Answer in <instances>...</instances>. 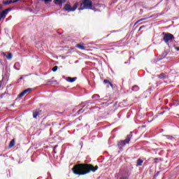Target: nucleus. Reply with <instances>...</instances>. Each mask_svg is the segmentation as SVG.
Segmentation results:
<instances>
[{"label": "nucleus", "instance_id": "nucleus-1", "mask_svg": "<svg viewBox=\"0 0 179 179\" xmlns=\"http://www.w3.org/2000/svg\"><path fill=\"white\" fill-rule=\"evenodd\" d=\"M98 169V166H96L94 167L92 165L87 164H80L76 165L73 168V172L74 173V174H76L77 176H85L86 174H89L90 171L94 173Z\"/></svg>", "mask_w": 179, "mask_h": 179}, {"label": "nucleus", "instance_id": "nucleus-2", "mask_svg": "<svg viewBox=\"0 0 179 179\" xmlns=\"http://www.w3.org/2000/svg\"><path fill=\"white\" fill-rule=\"evenodd\" d=\"M131 138H132V132H130V134L127 135L125 140L120 141L118 143L117 146L119 149H120V150H122V148L125 146V145L129 143V141H131Z\"/></svg>", "mask_w": 179, "mask_h": 179}, {"label": "nucleus", "instance_id": "nucleus-3", "mask_svg": "<svg viewBox=\"0 0 179 179\" xmlns=\"http://www.w3.org/2000/svg\"><path fill=\"white\" fill-rule=\"evenodd\" d=\"M83 3L80 4L79 10H83L84 9H91L93 6V3L90 0H83Z\"/></svg>", "mask_w": 179, "mask_h": 179}, {"label": "nucleus", "instance_id": "nucleus-4", "mask_svg": "<svg viewBox=\"0 0 179 179\" xmlns=\"http://www.w3.org/2000/svg\"><path fill=\"white\" fill-rule=\"evenodd\" d=\"M173 38H174V36L171 34H166L164 36L163 40L164 41V43H166V44H168L169 45V43L171 42V40H173Z\"/></svg>", "mask_w": 179, "mask_h": 179}, {"label": "nucleus", "instance_id": "nucleus-5", "mask_svg": "<svg viewBox=\"0 0 179 179\" xmlns=\"http://www.w3.org/2000/svg\"><path fill=\"white\" fill-rule=\"evenodd\" d=\"M78 8L77 4H74L73 7L71 6L69 4H66L64 7V10H66L67 12H75Z\"/></svg>", "mask_w": 179, "mask_h": 179}, {"label": "nucleus", "instance_id": "nucleus-6", "mask_svg": "<svg viewBox=\"0 0 179 179\" xmlns=\"http://www.w3.org/2000/svg\"><path fill=\"white\" fill-rule=\"evenodd\" d=\"M19 0H8L7 1H3L4 5H10V3H16V2H18Z\"/></svg>", "mask_w": 179, "mask_h": 179}, {"label": "nucleus", "instance_id": "nucleus-7", "mask_svg": "<svg viewBox=\"0 0 179 179\" xmlns=\"http://www.w3.org/2000/svg\"><path fill=\"white\" fill-rule=\"evenodd\" d=\"M77 48L79 50H86V47L85 46V43L77 44Z\"/></svg>", "mask_w": 179, "mask_h": 179}, {"label": "nucleus", "instance_id": "nucleus-8", "mask_svg": "<svg viewBox=\"0 0 179 179\" xmlns=\"http://www.w3.org/2000/svg\"><path fill=\"white\" fill-rule=\"evenodd\" d=\"M103 83H105V85H108L107 87H113V83H111V82L108 81V80H103Z\"/></svg>", "mask_w": 179, "mask_h": 179}, {"label": "nucleus", "instance_id": "nucleus-9", "mask_svg": "<svg viewBox=\"0 0 179 179\" xmlns=\"http://www.w3.org/2000/svg\"><path fill=\"white\" fill-rule=\"evenodd\" d=\"M66 1V0H55V3H56V5H62V3H64Z\"/></svg>", "mask_w": 179, "mask_h": 179}, {"label": "nucleus", "instance_id": "nucleus-10", "mask_svg": "<svg viewBox=\"0 0 179 179\" xmlns=\"http://www.w3.org/2000/svg\"><path fill=\"white\" fill-rule=\"evenodd\" d=\"M67 82H69L70 83H73V82H75V80H76V78H71V77H68L66 78Z\"/></svg>", "mask_w": 179, "mask_h": 179}, {"label": "nucleus", "instance_id": "nucleus-11", "mask_svg": "<svg viewBox=\"0 0 179 179\" xmlns=\"http://www.w3.org/2000/svg\"><path fill=\"white\" fill-rule=\"evenodd\" d=\"M14 68L15 69H16V71H20V64L19 63H15L14 65Z\"/></svg>", "mask_w": 179, "mask_h": 179}, {"label": "nucleus", "instance_id": "nucleus-12", "mask_svg": "<svg viewBox=\"0 0 179 179\" xmlns=\"http://www.w3.org/2000/svg\"><path fill=\"white\" fill-rule=\"evenodd\" d=\"M3 55L6 57L7 59H10L12 58V53H8V55H6V53L3 52Z\"/></svg>", "mask_w": 179, "mask_h": 179}, {"label": "nucleus", "instance_id": "nucleus-13", "mask_svg": "<svg viewBox=\"0 0 179 179\" xmlns=\"http://www.w3.org/2000/svg\"><path fill=\"white\" fill-rule=\"evenodd\" d=\"M159 79H166L168 78L167 74L162 73L159 76Z\"/></svg>", "mask_w": 179, "mask_h": 179}, {"label": "nucleus", "instance_id": "nucleus-14", "mask_svg": "<svg viewBox=\"0 0 179 179\" xmlns=\"http://www.w3.org/2000/svg\"><path fill=\"white\" fill-rule=\"evenodd\" d=\"M142 163H143V160L141 159H138L137 160V164H136V166H142Z\"/></svg>", "mask_w": 179, "mask_h": 179}, {"label": "nucleus", "instance_id": "nucleus-15", "mask_svg": "<svg viewBox=\"0 0 179 179\" xmlns=\"http://www.w3.org/2000/svg\"><path fill=\"white\" fill-rule=\"evenodd\" d=\"M15 146V139H13L9 143V148H13Z\"/></svg>", "mask_w": 179, "mask_h": 179}, {"label": "nucleus", "instance_id": "nucleus-16", "mask_svg": "<svg viewBox=\"0 0 179 179\" xmlns=\"http://www.w3.org/2000/svg\"><path fill=\"white\" fill-rule=\"evenodd\" d=\"M132 90L133 92H138V90H139V87H138V85H134L132 87Z\"/></svg>", "mask_w": 179, "mask_h": 179}, {"label": "nucleus", "instance_id": "nucleus-17", "mask_svg": "<svg viewBox=\"0 0 179 179\" xmlns=\"http://www.w3.org/2000/svg\"><path fill=\"white\" fill-rule=\"evenodd\" d=\"M40 115V113L39 112H34L33 113V117L34 118H37V116Z\"/></svg>", "mask_w": 179, "mask_h": 179}, {"label": "nucleus", "instance_id": "nucleus-18", "mask_svg": "<svg viewBox=\"0 0 179 179\" xmlns=\"http://www.w3.org/2000/svg\"><path fill=\"white\" fill-rule=\"evenodd\" d=\"M52 71L53 72H57V71H58V66H55L52 68Z\"/></svg>", "mask_w": 179, "mask_h": 179}, {"label": "nucleus", "instance_id": "nucleus-19", "mask_svg": "<svg viewBox=\"0 0 179 179\" xmlns=\"http://www.w3.org/2000/svg\"><path fill=\"white\" fill-rule=\"evenodd\" d=\"M100 98V95L99 94H94L92 96V99H99Z\"/></svg>", "mask_w": 179, "mask_h": 179}, {"label": "nucleus", "instance_id": "nucleus-20", "mask_svg": "<svg viewBox=\"0 0 179 179\" xmlns=\"http://www.w3.org/2000/svg\"><path fill=\"white\" fill-rule=\"evenodd\" d=\"M167 139H170L171 141H173L174 138L171 136H166Z\"/></svg>", "mask_w": 179, "mask_h": 179}, {"label": "nucleus", "instance_id": "nucleus-21", "mask_svg": "<svg viewBox=\"0 0 179 179\" xmlns=\"http://www.w3.org/2000/svg\"><path fill=\"white\" fill-rule=\"evenodd\" d=\"M148 18H141L137 21V23H139V22H142V20H146Z\"/></svg>", "mask_w": 179, "mask_h": 179}, {"label": "nucleus", "instance_id": "nucleus-22", "mask_svg": "<svg viewBox=\"0 0 179 179\" xmlns=\"http://www.w3.org/2000/svg\"><path fill=\"white\" fill-rule=\"evenodd\" d=\"M83 111H85V110H83V108H81L80 110H78V114L83 113Z\"/></svg>", "mask_w": 179, "mask_h": 179}, {"label": "nucleus", "instance_id": "nucleus-23", "mask_svg": "<svg viewBox=\"0 0 179 179\" xmlns=\"http://www.w3.org/2000/svg\"><path fill=\"white\" fill-rule=\"evenodd\" d=\"M23 96H24V94H23V92H21L19 95H18V97H23Z\"/></svg>", "mask_w": 179, "mask_h": 179}, {"label": "nucleus", "instance_id": "nucleus-24", "mask_svg": "<svg viewBox=\"0 0 179 179\" xmlns=\"http://www.w3.org/2000/svg\"><path fill=\"white\" fill-rule=\"evenodd\" d=\"M25 90H27V92H31V88H28V89Z\"/></svg>", "mask_w": 179, "mask_h": 179}, {"label": "nucleus", "instance_id": "nucleus-25", "mask_svg": "<svg viewBox=\"0 0 179 179\" xmlns=\"http://www.w3.org/2000/svg\"><path fill=\"white\" fill-rule=\"evenodd\" d=\"M45 1V2H52V0H44Z\"/></svg>", "mask_w": 179, "mask_h": 179}, {"label": "nucleus", "instance_id": "nucleus-26", "mask_svg": "<svg viewBox=\"0 0 179 179\" xmlns=\"http://www.w3.org/2000/svg\"><path fill=\"white\" fill-rule=\"evenodd\" d=\"M22 93L24 94V95L26 94V93H27V90H24L22 92Z\"/></svg>", "mask_w": 179, "mask_h": 179}, {"label": "nucleus", "instance_id": "nucleus-27", "mask_svg": "<svg viewBox=\"0 0 179 179\" xmlns=\"http://www.w3.org/2000/svg\"><path fill=\"white\" fill-rule=\"evenodd\" d=\"M120 179H128V178H127V177H122V178H120Z\"/></svg>", "mask_w": 179, "mask_h": 179}, {"label": "nucleus", "instance_id": "nucleus-28", "mask_svg": "<svg viewBox=\"0 0 179 179\" xmlns=\"http://www.w3.org/2000/svg\"><path fill=\"white\" fill-rule=\"evenodd\" d=\"M176 51H179V48H178V47H176Z\"/></svg>", "mask_w": 179, "mask_h": 179}, {"label": "nucleus", "instance_id": "nucleus-29", "mask_svg": "<svg viewBox=\"0 0 179 179\" xmlns=\"http://www.w3.org/2000/svg\"><path fill=\"white\" fill-rule=\"evenodd\" d=\"M2 9V5H0V10Z\"/></svg>", "mask_w": 179, "mask_h": 179}, {"label": "nucleus", "instance_id": "nucleus-30", "mask_svg": "<svg viewBox=\"0 0 179 179\" xmlns=\"http://www.w3.org/2000/svg\"><path fill=\"white\" fill-rule=\"evenodd\" d=\"M22 79H23V77H21V78H20V80H22Z\"/></svg>", "mask_w": 179, "mask_h": 179}, {"label": "nucleus", "instance_id": "nucleus-31", "mask_svg": "<svg viewBox=\"0 0 179 179\" xmlns=\"http://www.w3.org/2000/svg\"><path fill=\"white\" fill-rule=\"evenodd\" d=\"M41 1H44V0H41Z\"/></svg>", "mask_w": 179, "mask_h": 179}]
</instances>
